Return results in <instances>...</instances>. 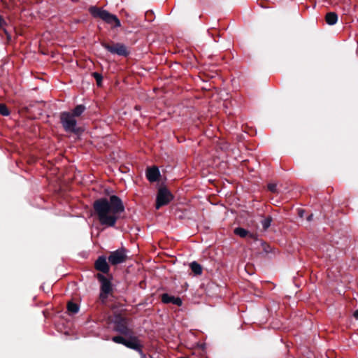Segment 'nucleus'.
<instances>
[{"label":"nucleus","mask_w":358,"mask_h":358,"mask_svg":"<svg viewBox=\"0 0 358 358\" xmlns=\"http://www.w3.org/2000/svg\"><path fill=\"white\" fill-rule=\"evenodd\" d=\"M162 301L164 303H172L175 305H177L178 306H180L182 305V300L179 297H174L172 296H170L168 294H163L162 295Z\"/></svg>","instance_id":"obj_11"},{"label":"nucleus","mask_w":358,"mask_h":358,"mask_svg":"<svg viewBox=\"0 0 358 358\" xmlns=\"http://www.w3.org/2000/svg\"><path fill=\"white\" fill-rule=\"evenodd\" d=\"M61 122L64 129L69 132L77 131V121L76 117L71 113L64 112L60 115Z\"/></svg>","instance_id":"obj_3"},{"label":"nucleus","mask_w":358,"mask_h":358,"mask_svg":"<svg viewBox=\"0 0 358 358\" xmlns=\"http://www.w3.org/2000/svg\"><path fill=\"white\" fill-rule=\"evenodd\" d=\"M160 173L157 167L153 166L148 169L146 177L150 182H155L158 180Z\"/></svg>","instance_id":"obj_10"},{"label":"nucleus","mask_w":358,"mask_h":358,"mask_svg":"<svg viewBox=\"0 0 358 358\" xmlns=\"http://www.w3.org/2000/svg\"><path fill=\"white\" fill-rule=\"evenodd\" d=\"M115 329L116 331L122 334L127 335L129 334V330L126 325V322L123 319H121L120 321L117 322Z\"/></svg>","instance_id":"obj_12"},{"label":"nucleus","mask_w":358,"mask_h":358,"mask_svg":"<svg viewBox=\"0 0 358 358\" xmlns=\"http://www.w3.org/2000/svg\"><path fill=\"white\" fill-rule=\"evenodd\" d=\"M0 114L3 116H8L10 113L5 104L0 103Z\"/></svg>","instance_id":"obj_20"},{"label":"nucleus","mask_w":358,"mask_h":358,"mask_svg":"<svg viewBox=\"0 0 358 358\" xmlns=\"http://www.w3.org/2000/svg\"><path fill=\"white\" fill-rule=\"evenodd\" d=\"M93 76L94 78L96 79V83H97V85H101V80H102V76L101 74H99V73L97 72H94L93 73Z\"/></svg>","instance_id":"obj_21"},{"label":"nucleus","mask_w":358,"mask_h":358,"mask_svg":"<svg viewBox=\"0 0 358 358\" xmlns=\"http://www.w3.org/2000/svg\"><path fill=\"white\" fill-rule=\"evenodd\" d=\"M127 259V250L124 248H120L110 253L108 257V262L112 265H117L124 262Z\"/></svg>","instance_id":"obj_7"},{"label":"nucleus","mask_w":358,"mask_h":358,"mask_svg":"<svg viewBox=\"0 0 358 358\" xmlns=\"http://www.w3.org/2000/svg\"><path fill=\"white\" fill-rule=\"evenodd\" d=\"M302 213H303L302 211H300V212H299V215H300V217H302V216H303Z\"/></svg>","instance_id":"obj_27"},{"label":"nucleus","mask_w":358,"mask_h":358,"mask_svg":"<svg viewBox=\"0 0 358 358\" xmlns=\"http://www.w3.org/2000/svg\"><path fill=\"white\" fill-rule=\"evenodd\" d=\"M276 187H277V185L276 184H274V183H271V184H268V189L272 192H276Z\"/></svg>","instance_id":"obj_23"},{"label":"nucleus","mask_w":358,"mask_h":358,"mask_svg":"<svg viewBox=\"0 0 358 358\" xmlns=\"http://www.w3.org/2000/svg\"><path fill=\"white\" fill-rule=\"evenodd\" d=\"M102 46L113 55L123 57H126L129 55V51L127 50V47L122 43H116L112 45L103 43Z\"/></svg>","instance_id":"obj_6"},{"label":"nucleus","mask_w":358,"mask_h":358,"mask_svg":"<svg viewBox=\"0 0 358 358\" xmlns=\"http://www.w3.org/2000/svg\"><path fill=\"white\" fill-rule=\"evenodd\" d=\"M90 13L94 17L100 18L112 27H119L121 26L120 20L115 15L110 13L108 11L96 6H92L89 9Z\"/></svg>","instance_id":"obj_2"},{"label":"nucleus","mask_w":358,"mask_h":358,"mask_svg":"<svg viewBox=\"0 0 358 358\" xmlns=\"http://www.w3.org/2000/svg\"><path fill=\"white\" fill-rule=\"evenodd\" d=\"M125 346L129 348L136 350L139 354H142V345L140 344L138 339L136 337H131L126 340Z\"/></svg>","instance_id":"obj_8"},{"label":"nucleus","mask_w":358,"mask_h":358,"mask_svg":"<svg viewBox=\"0 0 358 358\" xmlns=\"http://www.w3.org/2000/svg\"><path fill=\"white\" fill-rule=\"evenodd\" d=\"M190 268L192 271L195 275H201L202 273V268L201 266L198 264L196 262H192L190 265Z\"/></svg>","instance_id":"obj_15"},{"label":"nucleus","mask_w":358,"mask_h":358,"mask_svg":"<svg viewBox=\"0 0 358 358\" xmlns=\"http://www.w3.org/2000/svg\"><path fill=\"white\" fill-rule=\"evenodd\" d=\"M172 199L173 195L166 187L159 188L156 199V208L167 205Z\"/></svg>","instance_id":"obj_5"},{"label":"nucleus","mask_w":358,"mask_h":358,"mask_svg":"<svg viewBox=\"0 0 358 358\" xmlns=\"http://www.w3.org/2000/svg\"><path fill=\"white\" fill-rule=\"evenodd\" d=\"M67 309L69 312L75 314L78 312L79 307L76 303L73 302H69L67 305Z\"/></svg>","instance_id":"obj_17"},{"label":"nucleus","mask_w":358,"mask_h":358,"mask_svg":"<svg viewBox=\"0 0 358 358\" xmlns=\"http://www.w3.org/2000/svg\"><path fill=\"white\" fill-rule=\"evenodd\" d=\"M141 358H147L143 352H142V354H141Z\"/></svg>","instance_id":"obj_26"},{"label":"nucleus","mask_w":358,"mask_h":358,"mask_svg":"<svg viewBox=\"0 0 358 358\" xmlns=\"http://www.w3.org/2000/svg\"><path fill=\"white\" fill-rule=\"evenodd\" d=\"M6 22L3 17L0 15V28L3 29V32L7 34L6 29H3V27L6 25Z\"/></svg>","instance_id":"obj_22"},{"label":"nucleus","mask_w":358,"mask_h":358,"mask_svg":"<svg viewBox=\"0 0 358 358\" xmlns=\"http://www.w3.org/2000/svg\"><path fill=\"white\" fill-rule=\"evenodd\" d=\"M96 270L107 273L109 271V266L105 257H99L95 262Z\"/></svg>","instance_id":"obj_9"},{"label":"nucleus","mask_w":358,"mask_h":358,"mask_svg":"<svg viewBox=\"0 0 358 358\" xmlns=\"http://www.w3.org/2000/svg\"><path fill=\"white\" fill-rule=\"evenodd\" d=\"M234 232L236 235L241 238L249 236L250 238H255V235L253 234L250 233L248 230L241 227L236 228Z\"/></svg>","instance_id":"obj_13"},{"label":"nucleus","mask_w":358,"mask_h":358,"mask_svg":"<svg viewBox=\"0 0 358 358\" xmlns=\"http://www.w3.org/2000/svg\"><path fill=\"white\" fill-rule=\"evenodd\" d=\"M85 110V107L83 105L77 106L71 113V115H73L75 117L80 116Z\"/></svg>","instance_id":"obj_16"},{"label":"nucleus","mask_w":358,"mask_h":358,"mask_svg":"<svg viewBox=\"0 0 358 358\" xmlns=\"http://www.w3.org/2000/svg\"><path fill=\"white\" fill-rule=\"evenodd\" d=\"M97 279L101 282L100 299L104 302L108 294L112 292V285L110 281L101 273L96 275Z\"/></svg>","instance_id":"obj_4"},{"label":"nucleus","mask_w":358,"mask_h":358,"mask_svg":"<svg viewBox=\"0 0 358 358\" xmlns=\"http://www.w3.org/2000/svg\"><path fill=\"white\" fill-rule=\"evenodd\" d=\"M94 208L100 224L107 227H114L120 215L124 211L122 200L115 195L109 199L103 198L95 201Z\"/></svg>","instance_id":"obj_1"},{"label":"nucleus","mask_w":358,"mask_h":358,"mask_svg":"<svg viewBox=\"0 0 358 358\" xmlns=\"http://www.w3.org/2000/svg\"><path fill=\"white\" fill-rule=\"evenodd\" d=\"M271 222H272V218L271 217H267L264 218L262 221V225L263 228L264 229H267L271 226Z\"/></svg>","instance_id":"obj_18"},{"label":"nucleus","mask_w":358,"mask_h":358,"mask_svg":"<svg viewBox=\"0 0 358 358\" xmlns=\"http://www.w3.org/2000/svg\"><path fill=\"white\" fill-rule=\"evenodd\" d=\"M126 340V338L120 336H114L112 338V341H114L115 343L122 344L124 345H125Z\"/></svg>","instance_id":"obj_19"},{"label":"nucleus","mask_w":358,"mask_h":358,"mask_svg":"<svg viewBox=\"0 0 358 358\" xmlns=\"http://www.w3.org/2000/svg\"><path fill=\"white\" fill-rule=\"evenodd\" d=\"M325 20L328 24L334 25L338 21V15L334 12H329L327 13Z\"/></svg>","instance_id":"obj_14"},{"label":"nucleus","mask_w":358,"mask_h":358,"mask_svg":"<svg viewBox=\"0 0 358 358\" xmlns=\"http://www.w3.org/2000/svg\"><path fill=\"white\" fill-rule=\"evenodd\" d=\"M353 315L357 320H358V310L355 311Z\"/></svg>","instance_id":"obj_24"},{"label":"nucleus","mask_w":358,"mask_h":358,"mask_svg":"<svg viewBox=\"0 0 358 358\" xmlns=\"http://www.w3.org/2000/svg\"><path fill=\"white\" fill-rule=\"evenodd\" d=\"M312 218H313V215H310L308 217L307 220H308V221H310V220H312Z\"/></svg>","instance_id":"obj_25"}]
</instances>
